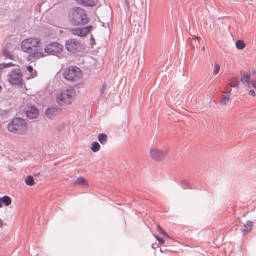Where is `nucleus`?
Here are the masks:
<instances>
[{
	"instance_id": "1",
	"label": "nucleus",
	"mask_w": 256,
	"mask_h": 256,
	"mask_svg": "<svg viewBox=\"0 0 256 256\" xmlns=\"http://www.w3.org/2000/svg\"><path fill=\"white\" fill-rule=\"evenodd\" d=\"M69 18L71 24L75 26H84L90 21L86 10L79 7L74 8L71 10Z\"/></svg>"
},
{
	"instance_id": "2",
	"label": "nucleus",
	"mask_w": 256,
	"mask_h": 256,
	"mask_svg": "<svg viewBox=\"0 0 256 256\" xmlns=\"http://www.w3.org/2000/svg\"><path fill=\"white\" fill-rule=\"evenodd\" d=\"M76 92L72 87L62 90L56 98V100L60 106H66L71 104L75 99Z\"/></svg>"
},
{
	"instance_id": "3",
	"label": "nucleus",
	"mask_w": 256,
	"mask_h": 256,
	"mask_svg": "<svg viewBox=\"0 0 256 256\" xmlns=\"http://www.w3.org/2000/svg\"><path fill=\"white\" fill-rule=\"evenodd\" d=\"M8 129L10 132L14 134H23L26 130V122L22 118H16L8 124Z\"/></svg>"
},
{
	"instance_id": "4",
	"label": "nucleus",
	"mask_w": 256,
	"mask_h": 256,
	"mask_svg": "<svg viewBox=\"0 0 256 256\" xmlns=\"http://www.w3.org/2000/svg\"><path fill=\"white\" fill-rule=\"evenodd\" d=\"M8 80L12 86L18 88H22L24 86L23 75L20 68L12 69L8 74Z\"/></svg>"
},
{
	"instance_id": "5",
	"label": "nucleus",
	"mask_w": 256,
	"mask_h": 256,
	"mask_svg": "<svg viewBox=\"0 0 256 256\" xmlns=\"http://www.w3.org/2000/svg\"><path fill=\"white\" fill-rule=\"evenodd\" d=\"M63 76L66 80L76 82L80 78L82 74L81 70L78 68L71 66L64 70Z\"/></svg>"
},
{
	"instance_id": "6",
	"label": "nucleus",
	"mask_w": 256,
	"mask_h": 256,
	"mask_svg": "<svg viewBox=\"0 0 256 256\" xmlns=\"http://www.w3.org/2000/svg\"><path fill=\"white\" fill-rule=\"evenodd\" d=\"M168 154L167 148H154L150 150V156L152 158L158 162L163 160Z\"/></svg>"
},
{
	"instance_id": "7",
	"label": "nucleus",
	"mask_w": 256,
	"mask_h": 256,
	"mask_svg": "<svg viewBox=\"0 0 256 256\" xmlns=\"http://www.w3.org/2000/svg\"><path fill=\"white\" fill-rule=\"evenodd\" d=\"M63 46L58 42L50 44L44 48V52L48 54L56 56L60 54L63 50Z\"/></svg>"
},
{
	"instance_id": "8",
	"label": "nucleus",
	"mask_w": 256,
	"mask_h": 256,
	"mask_svg": "<svg viewBox=\"0 0 256 256\" xmlns=\"http://www.w3.org/2000/svg\"><path fill=\"white\" fill-rule=\"evenodd\" d=\"M66 50L72 53L78 52L81 50L80 42L74 39L68 40L66 44Z\"/></svg>"
},
{
	"instance_id": "9",
	"label": "nucleus",
	"mask_w": 256,
	"mask_h": 256,
	"mask_svg": "<svg viewBox=\"0 0 256 256\" xmlns=\"http://www.w3.org/2000/svg\"><path fill=\"white\" fill-rule=\"evenodd\" d=\"M30 44L32 52H30V54L28 57L29 60H34L42 57V53L40 52V48L39 44H36L33 42H30Z\"/></svg>"
},
{
	"instance_id": "10",
	"label": "nucleus",
	"mask_w": 256,
	"mask_h": 256,
	"mask_svg": "<svg viewBox=\"0 0 256 256\" xmlns=\"http://www.w3.org/2000/svg\"><path fill=\"white\" fill-rule=\"evenodd\" d=\"M30 42L40 44V40L38 38H30L22 41L21 45L22 48L24 52L29 54H30V52H32V48L30 47Z\"/></svg>"
},
{
	"instance_id": "11",
	"label": "nucleus",
	"mask_w": 256,
	"mask_h": 256,
	"mask_svg": "<svg viewBox=\"0 0 256 256\" xmlns=\"http://www.w3.org/2000/svg\"><path fill=\"white\" fill-rule=\"evenodd\" d=\"M94 27L92 26H88L85 28H76L73 30L74 34L78 36L83 37L86 36L92 30Z\"/></svg>"
},
{
	"instance_id": "12",
	"label": "nucleus",
	"mask_w": 256,
	"mask_h": 256,
	"mask_svg": "<svg viewBox=\"0 0 256 256\" xmlns=\"http://www.w3.org/2000/svg\"><path fill=\"white\" fill-rule=\"evenodd\" d=\"M61 112L60 108H48L45 112L46 116L49 119H53L56 116L58 115Z\"/></svg>"
},
{
	"instance_id": "13",
	"label": "nucleus",
	"mask_w": 256,
	"mask_h": 256,
	"mask_svg": "<svg viewBox=\"0 0 256 256\" xmlns=\"http://www.w3.org/2000/svg\"><path fill=\"white\" fill-rule=\"evenodd\" d=\"M78 4L86 7H94L98 2V0H75Z\"/></svg>"
},
{
	"instance_id": "14",
	"label": "nucleus",
	"mask_w": 256,
	"mask_h": 256,
	"mask_svg": "<svg viewBox=\"0 0 256 256\" xmlns=\"http://www.w3.org/2000/svg\"><path fill=\"white\" fill-rule=\"evenodd\" d=\"M26 116L30 119L36 118L38 116V110L35 107L31 106L26 112Z\"/></svg>"
},
{
	"instance_id": "15",
	"label": "nucleus",
	"mask_w": 256,
	"mask_h": 256,
	"mask_svg": "<svg viewBox=\"0 0 256 256\" xmlns=\"http://www.w3.org/2000/svg\"><path fill=\"white\" fill-rule=\"evenodd\" d=\"M253 223L251 221H248L244 225L245 228L242 230V235L245 236L250 232L252 229Z\"/></svg>"
},
{
	"instance_id": "16",
	"label": "nucleus",
	"mask_w": 256,
	"mask_h": 256,
	"mask_svg": "<svg viewBox=\"0 0 256 256\" xmlns=\"http://www.w3.org/2000/svg\"><path fill=\"white\" fill-rule=\"evenodd\" d=\"M98 140L102 145H105L108 142V136L105 134H100L98 136Z\"/></svg>"
},
{
	"instance_id": "17",
	"label": "nucleus",
	"mask_w": 256,
	"mask_h": 256,
	"mask_svg": "<svg viewBox=\"0 0 256 256\" xmlns=\"http://www.w3.org/2000/svg\"><path fill=\"white\" fill-rule=\"evenodd\" d=\"M230 86L234 88H238L239 80L238 77H232L230 80Z\"/></svg>"
},
{
	"instance_id": "18",
	"label": "nucleus",
	"mask_w": 256,
	"mask_h": 256,
	"mask_svg": "<svg viewBox=\"0 0 256 256\" xmlns=\"http://www.w3.org/2000/svg\"><path fill=\"white\" fill-rule=\"evenodd\" d=\"M1 201L6 206H10L12 202V199L8 196H5L0 198Z\"/></svg>"
},
{
	"instance_id": "19",
	"label": "nucleus",
	"mask_w": 256,
	"mask_h": 256,
	"mask_svg": "<svg viewBox=\"0 0 256 256\" xmlns=\"http://www.w3.org/2000/svg\"><path fill=\"white\" fill-rule=\"evenodd\" d=\"M250 74H244L242 76L241 81L242 82L244 83L246 82V85L250 87Z\"/></svg>"
},
{
	"instance_id": "20",
	"label": "nucleus",
	"mask_w": 256,
	"mask_h": 256,
	"mask_svg": "<svg viewBox=\"0 0 256 256\" xmlns=\"http://www.w3.org/2000/svg\"><path fill=\"white\" fill-rule=\"evenodd\" d=\"M2 54L6 59L13 60L14 58V55L12 54L10 52L8 51L6 48L3 50Z\"/></svg>"
},
{
	"instance_id": "21",
	"label": "nucleus",
	"mask_w": 256,
	"mask_h": 256,
	"mask_svg": "<svg viewBox=\"0 0 256 256\" xmlns=\"http://www.w3.org/2000/svg\"><path fill=\"white\" fill-rule=\"evenodd\" d=\"M100 146L97 142H92V144L91 150L94 152H96L100 150Z\"/></svg>"
},
{
	"instance_id": "22",
	"label": "nucleus",
	"mask_w": 256,
	"mask_h": 256,
	"mask_svg": "<svg viewBox=\"0 0 256 256\" xmlns=\"http://www.w3.org/2000/svg\"><path fill=\"white\" fill-rule=\"evenodd\" d=\"M181 184L182 186V187L184 189H192V185L190 182L186 180H182L181 181Z\"/></svg>"
},
{
	"instance_id": "23",
	"label": "nucleus",
	"mask_w": 256,
	"mask_h": 256,
	"mask_svg": "<svg viewBox=\"0 0 256 256\" xmlns=\"http://www.w3.org/2000/svg\"><path fill=\"white\" fill-rule=\"evenodd\" d=\"M107 86H108L107 84L106 83H104L102 84V88L98 90L97 92H98V98H102L103 96L104 92L106 89Z\"/></svg>"
},
{
	"instance_id": "24",
	"label": "nucleus",
	"mask_w": 256,
	"mask_h": 256,
	"mask_svg": "<svg viewBox=\"0 0 256 256\" xmlns=\"http://www.w3.org/2000/svg\"><path fill=\"white\" fill-rule=\"evenodd\" d=\"M236 48L240 50H244L246 46V44L242 40H238L236 44Z\"/></svg>"
},
{
	"instance_id": "25",
	"label": "nucleus",
	"mask_w": 256,
	"mask_h": 256,
	"mask_svg": "<svg viewBox=\"0 0 256 256\" xmlns=\"http://www.w3.org/2000/svg\"><path fill=\"white\" fill-rule=\"evenodd\" d=\"M26 70L30 73L31 78H34L37 76L38 72L36 71H34V72H33L34 68L32 66H28L26 68Z\"/></svg>"
},
{
	"instance_id": "26",
	"label": "nucleus",
	"mask_w": 256,
	"mask_h": 256,
	"mask_svg": "<svg viewBox=\"0 0 256 256\" xmlns=\"http://www.w3.org/2000/svg\"><path fill=\"white\" fill-rule=\"evenodd\" d=\"M230 92H228V94L224 95L223 97L222 100H221V104H223V105L227 104L230 100Z\"/></svg>"
},
{
	"instance_id": "27",
	"label": "nucleus",
	"mask_w": 256,
	"mask_h": 256,
	"mask_svg": "<svg viewBox=\"0 0 256 256\" xmlns=\"http://www.w3.org/2000/svg\"><path fill=\"white\" fill-rule=\"evenodd\" d=\"M26 184L28 186H32L34 184V178L29 176L27 177V178L25 180Z\"/></svg>"
},
{
	"instance_id": "28",
	"label": "nucleus",
	"mask_w": 256,
	"mask_h": 256,
	"mask_svg": "<svg viewBox=\"0 0 256 256\" xmlns=\"http://www.w3.org/2000/svg\"><path fill=\"white\" fill-rule=\"evenodd\" d=\"M74 184L84 186L86 184V182L84 178L80 177L75 181Z\"/></svg>"
},
{
	"instance_id": "29",
	"label": "nucleus",
	"mask_w": 256,
	"mask_h": 256,
	"mask_svg": "<svg viewBox=\"0 0 256 256\" xmlns=\"http://www.w3.org/2000/svg\"><path fill=\"white\" fill-rule=\"evenodd\" d=\"M157 228L158 230L165 237L168 238V239L171 240L170 237L164 232V230L162 228V227L158 225L157 226Z\"/></svg>"
},
{
	"instance_id": "30",
	"label": "nucleus",
	"mask_w": 256,
	"mask_h": 256,
	"mask_svg": "<svg viewBox=\"0 0 256 256\" xmlns=\"http://www.w3.org/2000/svg\"><path fill=\"white\" fill-rule=\"evenodd\" d=\"M14 66V64L12 62H8L7 64L3 63L0 65V68H6L13 66Z\"/></svg>"
},
{
	"instance_id": "31",
	"label": "nucleus",
	"mask_w": 256,
	"mask_h": 256,
	"mask_svg": "<svg viewBox=\"0 0 256 256\" xmlns=\"http://www.w3.org/2000/svg\"><path fill=\"white\" fill-rule=\"evenodd\" d=\"M220 65L218 63H216L214 66V74L215 75H217L220 70Z\"/></svg>"
},
{
	"instance_id": "32",
	"label": "nucleus",
	"mask_w": 256,
	"mask_h": 256,
	"mask_svg": "<svg viewBox=\"0 0 256 256\" xmlns=\"http://www.w3.org/2000/svg\"><path fill=\"white\" fill-rule=\"evenodd\" d=\"M154 236L160 244H165V240L162 238L156 235H154Z\"/></svg>"
},
{
	"instance_id": "33",
	"label": "nucleus",
	"mask_w": 256,
	"mask_h": 256,
	"mask_svg": "<svg viewBox=\"0 0 256 256\" xmlns=\"http://www.w3.org/2000/svg\"><path fill=\"white\" fill-rule=\"evenodd\" d=\"M195 44L197 46H198L200 44V42L198 39L196 38H193L192 40L191 44Z\"/></svg>"
},
{
	"instance_id": "34",
	"label": "nucleus",
	"mask_w": 256,
	"mask_h": 256,
	"mask_svg": "<svg viewBox=\"0 0 256 256\" xmlns=\"http://www.w3.org/2000/svg\"><path fill=\"white\" fill-rule=\"evenodd\" d=\"M249 94L250 96H256L255 91L254 90H250V92H249Z\"/></svg>"
},
{
	"instance_id": "35",
	"label": "nucleus",
	"mask_w": 256,
	"mask_h": 256,
	"mask_svg": "<svg viewBox=\"0 0 256 256\" xmlns=\"http://www.w3.org/2000/svg\"><path fill=\"white\" fill-rule=\"evenodd\" d=\"M3 226H4V222L1 219H0V227L2 228Z\"/></svg>"
},
{
	"instance_id": "36",
	"label": "nucleus",
	"mask_w": 256,
	"mask_h": 256,
	"mask_svg": "<svg viewBox=\"0 0 256 256\" xmlns=\"http://www.w3.org/2000/svg\"><path fill=\"white\" fill-rule=\"evenodd\" d=\"M90 39H91V40H92H92H94V37H93V36H91V38H90Z\"/></svg>"
},
{
	"instance_id": "37",
	"label": "nucleus",
	"mask_w": 256,
	"mask_h": 256,
	"mask_svg": "<svg viewBox=\"0 0 256 256\" xmlns=\"http://www.w3.org/2000/svg\"><path fill=\"white\" fill-rule=\"evenodd\" d=\"M126 2V4L128 5V6L129 7V4L128 2Z\"/></svg>"
},
{
	"instance_id": "38",
	"label": "nucleus",
	"mask_w": 256,
	"mask_h": 256,
	"mask_svg": "<svg viewBox=\"0 0 256 256\" xmlns=\"http://www.w3.org/2000/svg\"><path fill=\"white\" fill-rule=\"evenodd\" d=\"M202 50H205V47H204V48H202Z\"/></svg>"
},
{
	"instance_id": "39",
	"label": "nucleus",
	"mask_w": 256,
	"mask_h": 256,
	"mask_svg": "<svg viewBox=\"0 0 256 256\" xmlns=\"http://www.w3.org/2000/svg\"><path fill=\"white\" fill-rule=\"evenodd\" d=\"M2 90V86H0V91H1V90Z\"/></svg>"
},
{
	"instance_id": "40",
	"label": "nucleus",
	"mask_w": 256,
	"mask_h": 256,
	"mask_svg": "<svg viewBox=\"0 0 256 256\" xmlns=\"http://www.w3.org/2000/svg\"><path fill=\"white\" fill-rule=\"evenodd\" d=\"M109 20H110H110H111V18H110Z\"/></svg>"
}]
</instances>
